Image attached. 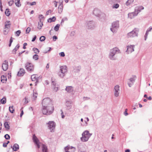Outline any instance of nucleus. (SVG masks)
Instances as JSON below:
<instances>
[{"label":"nucleus","instance_id":"nucleus-1","mask_svg":"<svg viewBox=\"0 0 152 152\" xmlns=\"http://www.w3.org/2000/svg\"><path fill=\"white\" fill-rule=\"evenodd\" d=\"M42 112L44 115H48L53 112L54 107L51 100L49 98L44 99L42 101Z\"/></svg>","mask_w":152,"mask_h":152},{"label":"nucleus","instance_id":"nucleus-2","mask_svg":"<svg viewBox=\"0 0 152 152\" xmlns=\"http://www.w3.org/2000/svg\"><path fill=\"white\" fill-rule=\"evenodd\" d=\"M120 51L117 48H113L110 50L108 55L109 59L111 60H115L116 59L115 55L116 54L120 53Z\"/></svg>","mask_w":152,"mask_h":152},{"label":"nucleus","instance_id":"nucleus-3","mask_svg":"<svg viewBox=\"0 0 152 152\" xmlns=\"http://www.w3.org/2000/svg\"><path fill=\"white\" fill-rule=\"evenodd\" d=\"M92 135V134L90 133L88 131L86 130L83 133L82 137L80 138V139L83 142H86L88 140Z\"/></svg>","mask_w":152,"mask_h":152},{"label":"nucleus","instance_id":"nucleus-4","mask_svg":"<svg viewBox=\"0 0 152 152\" xmlns=\"http://www.w3.org/2000/svg\"><path fill=\"white\" fill-rule=\"evenodd\" d=\"M60 71L58 75L60 77L63 78L65 76L67 72V68L66 66H61L60 67Z\"/></svg>","mask_w":152,"mask_h":152},{"label":"nucleus","instance_id":"nucleus-5","mask_svg":"<svg viewBox=\"0 0 152 152\" xmlns=\"http://www.w3.org/2000/svg\"><path fill=\"white\" fill-rule=\"evenodd\" d=\"M139 29L134 28L132 31L128 33L127 34L128 37H137L139 32Z\"/></svg>","mask_w":152,"mask_h":152},{"label":"nucleus","instance_id":"nucleus-6","mask_svg":"<svg viewBox=\"0 0 152 152\" xmlns=\"http://www.w3.org/2000/svg\"><path fill=\"white\" fill-rule=\"evenodd\" d=\"M119 23L118 21L114 22L112 24V26L110 28V30L113 33H116L119 28Z\"/></svg>","mask_w":152,"mask_h":152},{"label":"nucleus","instance_id":"nucleus-7","mask_svg":"<svg viewBox=\"0 0 152 152\" xmlns=\"http://www.w3.org/2000/svg\"><path fill=\"white\" fill-rule=\"evenodd\" d=\"M86 26L88 29H93L95 27V23L93 21L86 22Z\"/></svg>","mask_w":152,"mask_h":152},{"label":"nucleus","instance_id":"nucleus-8","mask_svg":"<svg viewBox=\"0 0 152 152\" xmlns=\"http://www.w3.org/2000/svg\"><path fill=\"white\" fill-rule=\"evenodd\" d=\"M25 67L28 72H31L34 71V66L31 63H27L25 65Z\"/></svg>","mask_w":152,"mask_h":152},{"label":"nucleus","instance_id":"nucleus-9","mask_svg":"<svg viewBox=\"0 0 152 152\" xmlns=\"http://www.w3.org/2000/svg\"><path fill=\"white\" fill-rule=\"evenodd\" d=\"M48 127L49 129L50 130L51 132H53V130L55 128L56 124L53 121H49L48 123Z\"/></svg>","mask_w":152,"mask_h":152},{"label":"nucleus","instance_id":"nucleus-10","mask_svg":"<svg viewBox=\"0 0 152 152\" xmlns=\"http://www.w3.org/2000/svg\"><path fill=\"white\" fill-rule=\"evenodd\" d=\"M65 152H75V148L72 146H67L65 148Z\"/></svg>","mask_w":152,"mask_h":152},{"label":"nucleus","instance_id":"nucleus-11","mask_svg":"<svg viewBox=\"0 0 152 152\" xmlns=\"http://www.w3.org/2000/svg\"><path fill=\"white\" fill-rule=\"evenodd\" d=\"M134 47L135 45H134L127 46L126 52L128 54L132 53L134 51Z\"/></svg>","mask_w":152,"mask_h":152},{"label":"nucleus","instance_id":"nucleus-12","mask_svg":"<svg viewBox=\"0 0 152 152\" xmlns=\"http://www.w3.org/2000/svg\"><path fill=\"white\" fill-rule=\"evenodd\" d=\"M33 140L34 143L36 145L37 148H40V145L39 144V141L35 134L33 135Z\"/></svg>","mask_w":152,"mask_h":152},{"label":"nucleus","instance_id":"nucleus-13","mask_svg":"<svg viewBox=\"0 0 152 152\" xmlns=\"http://www.w3.org/2000/svg\"><path fill=\"white\" fill-rule=\"evenodd\" d=\"M8 62L7 61H4L2 64V67L3 70L6 71L8 69Z\"/></svg>","mask_w":152,"mask_h":152},{"label":"nucleus","instance_id":"nucleus-14","mask_svg":"<svg viewBox=\"0 0 152 152\" xmlns=\"http://www.w3.org/2000/svg\"><path fill=\"white\" fill-rule=\"evenodd\" d=\"M120 91L119 86L118 85L115 86L114 88V95L115 97H118L119 96V93L118 91Z\"/></svg>","mask_w":152,"mask_h":152},{"label":"nucleus","instance_id":"nucleus-15","mask_svg":"<svg viewBox=\"0 0 152 152\" xmlns=\"http://www.w3.org/2000/svg\"><path fill=\"white\" fill-rule=\"evenodd\" d=\"M144 9V7L142 6L136 7H135L134 12L137 15L141 12V10H143Z\"/></svg>","mask_w":152,"mask_h":152},{"label":"nucleus","instance_id":"nucleus-16","mask_svg":"<svg viewBox=\"0 0 152 152\" xmlns=\"http://www.w3.org/2000/svg\"><path fill=\"white\" fill-rule=\"evenodd\" d=\"M72 102L71 101L66 100L65 103V105L67 107L68 110L71 109L72 105Z\"/></svg>","mask_w":152,"mask_h":152},{"label":"nucleus","instance_id":"nucleus-17","mask_svg":"<svg viewBox=\"0 0 152 152\" xmlns=\"http://www.w3.org/2000/svg\"><path fill=\"white\" fill-rule=\"evenodd\" d=\"M93 13L96 16L99 17L101 12L97 8H95L94 10Z\"/></svg>","mask_w":152,"mask_h":152},{"label":"nucleus","instance_id":"nucleus-18","mask_svg":"<svg viewBox=\"0 0 152 152\" xmlns=\"http://www.w3.org/2000/svg\"><path fill=\"white\" fill-rule=\"evenodd\" d=\"M81 69V67L80 66H75L73 67V70L72 71V73H77L79 72Z\"/></svg>","mask_w":152,"mask_h":152},{"label":"nucleus","instance_id":"nucleus-19","mask_svg":"<svg viewBox=\"0 0 152 152\" xmlns=\"http://www.w3.org/2000/svg\"><path fill=\"white\" fill-rule=\"evenodd\" d=\"M106 15L104 13H101L100 14L99 17V20L102 21H104L106 19Z\"/></svg>","mask_w":152,"mask_h":152},{"label":"nucleus","instance_id":"nucleus-20","mask_svg":"<svg viewBox=\"0 0 152 152\" xmlns=\"http://www.w3.org/2000/svg\"><path fill=\"white\" fill-rule=\"evenodd\" d=\"M25 70L24 69L22 68L20 69L19 71L18 72L17 75L18 76H23L25 73Z\"/></svg>","mask_w":152,"mask_h":152},{"label":"nucleus","instance_id":"nucleus-21","mask_svg":"<svg viewBox=\"0 0 152 152\" xmlns=\"http://www.w3.org/2000/svg\"><path fill=\"white\" fill-rule=\"evenodd\" d=\"M137 15L136 13L134 11V12L129 13L128 14V17L130 19H132L134 17V16Z\"/></svg>","mask_w":152,"mask_h":152},{"label":"nucleus","instance_id":"nucleus-22","mask_svg":"<svg viewBox=\"0 0 152 152\" xmlns=\"http://www.w3.org/2000/svg\"><path fill=\"white\" fill-rule=\"evenodd\" d=\"M152 29V26H150L149 28H148L145 33V40H146V39L147 38V36L148 35V32L150 31H151V30Z\"/></svg>","mask_w":152,"mask_h":152},{"label":"nucleus","instance_id":"nucleus-23","mask_svg":"<svg viewBox=\"0 0 152 152\" xmlns=\"http://www.w3.org/2000/svg\"><path fill=\"white\" fill-rule=\"evenodd\" d=\"M65 90L69 93L72 92L73 91V88L72 86L66 87Z\"/></svg>","mask_w":152,"mask_h":152},{"label":"nucleus","instance_id":"nucleus-24","mask_svg":"<svg viewBox=\"0 0 152 152\" xmlns=\"http://www.w3.org/2000/svg\"><path fill=\"white\" fill-rule=\"evenodd\" d=\"M10 21H7V22H5V29L6 28L9 29L10 27V25L11 24L10 23Z\"/></svg>","mask_w":152,"mask_h":152},{"label":"nucleus","instance_id":"nucleus-25","mask_svg":"<svg viewBox=\"0 0 152 152\" xmlns=\"http://www.w3.org/2000/svg\"><path fill=\"white\" fill-rule=\"evenodd\" d=\"M19 149V146L17 144H15L13 146L12 148L13 150L15 151H18Z\"/></svg>","mask_w":152,"mask_h":152},{"label":"nucleus","instance_id":"nucleus-26","mask_svg":"<svg viewBox=\"0 0 152 152\" xmlns=\"http://www.w3.org/2000/svg\"><path fill=\"white\" fill-rule=\"evenodd\" d=\"M7 80V77L6 76L4 75H2L1 77V81L3 83H5Z\"/></svg>","mask_w":152,"mask_h":152},{"label":"nucleus","instance_id":"nucleus-27","mask_svg":"<svg viewBox=\"0 0 152 152\" xmlns=\"http://www.w3.org/2000/svg\"><path fill=\"white\" fill-rule=\"evenodd\" d=\"M56 20V18L55 17L53 16L52 18H49L48 20V22L51 23L53 22H54Z\"/></svg>","mask_w":152,"mask_h":152},{"label":"nucleus","instance_id":"nucleus-28","mask_svg":"<svg viewBox=\"0 0 152 152\" xmlns=\"http://www.w3.org/2000/svg\"><path fill=\"white\" fill-rule=\"evenodd\" d=\"M42 152H47L48 148L46 145H42Z\"/></svg>","mask_w":152,"mask_h":152},{"label":"nucleus","instance_id":"nucleus-29","mask_svg":"<svg viewBox=\"0 0 152 152\" xmlns=\"http://www.w3.org/2000/svg\"><path fill=\"white\" fill-rule=\"evenodd\" d=\"M31 78L32 81H35L37 79L38 77L35 75H31Z\"/></svg>","mask_w":152,"mask_h":152},{"label":"nucleus","instance_id":"nucleus-30","mask_svg":"<svg viewBox=\"0 0 152 152\" xmlns=\"http://www.w3.org/2000/svg\"><path fill=\"white\" fill-rule=\"evenodd\" d=\"M4 126L5 128H6V130L8 131L10 129V126L7 122H5L4 123Z\"/></svg>","mask_w":152,"mask_h":152},{"label":"nucleus","instance_id":"nucleus-31","mask_svg":"<svg viewBox=\"0 0 152 152\" xmlns=\"http://www.w3.org/2000/svg\"><path fill=\"white\" fill-rule=\"evenodd\" d=\"M63 8V5L61 4H60L59 6L58 7V12L60 13H61L62 12V9Z\"/></svg>","mask_w":152,"mask_h":152},{"label":"nucleus","instance_id":"nucleus-32","mask_svg":"<svg viewBox=\"0 0 152 152\" xmlns=\"http://www.w3.org/2000/svg\"><path fill=\"white\" fill-rule=\"evenodd\" d=\"M5 15L7 16H9L10 15V12L9 10V9L8 8L6 9L5 12Z\"/></svg>","mask_w":152,"mask_h":152},{"label":"nucleus","instance_id":"nucleus-33","mask_svg":"<svg viewBox=\"0 0 152 152\" xmlns=\"http://www.w3.org/2000/svg\"><path fill=\"white\" fill-rule=\"evenodd\" d=\"M9 110L11 113H13L15 111L13 106H10L9 107Z\"/></svg>","mask_w":152,"mask_h":152},{"label":"nucleus","instance_id":"nucleus-34","mask_svg":"<svg viewBox=\"0 0 152 152\" xmlns=\"http://www.w3.org/2000/svg\"><path fill=\"white\" fill-rule=\"evenodd\" d=\"M134 0H128L126 3V6H128L131 4L133 3Z\"/></svg>","mask_w":152,"mask_h":152},{"label":"nucleus","instance_id":"nucleus-35","mask_svg":"<svg viewBox=\"0 0 152 152\" xmlns=\"http://www.w3.org/2000/svg\"><path fill=\"white\" fill-rule=\"evenodd\" d=\"M15 4L18 7H19L21 5L20 3V0H15Z\"/></svg>","mask_w":152,"mask_h":152},{"label":"nucleus","instance_id":"nucleus-36","mask_svg":"<svg viewBox=\"0 0 152 152\" xmlns=\"http://www.w3.org/2000/svg\"><path fill=\"white\" fill-rule=\"evenodd\" d=\"M39 22H39L38 23V28L39 29H41V28L43 26V23H42V22H41V20H40L39 21Z\"/></svg>","mask_w":152,"mask_h":152},{"label":"nucleus","instance_id":"nucleus-37","mask_svg":"<svg viewBox=\"0 0 152 152\" xmlns=\"http://www.w3.org/2000/svg\"><path fill=\"white\" fill-rule=\"evenodd\" d=\"M1 103L3 104H5L6 102V99L5 97H3L1 100Z\"/></svg>","mask_w":152,"mask_h":152},{"label":"nucleus","instance_id":"nucleus-38","mask_svg":"<svg viewBox=\"0 0 152 152\" xmlns=\"http://www.w3.org/2000/svg\"><path fill=\"white\" fill-rule=\"evenodd\" d=\"M60 25L59 24H57L54 27V29L56 31H57L59 30Z\"/></svg>","mask_w":152,"mask_h":152},{"label":"nucleus","instance_id":"nucleus-39","mask_svg":"<svg viewBox=\"0 0 152 152\" xmlns=\"http://www.w3.org/2000/svg\"><path fill=\"white\" fill-rule=\"evenodd\" d=\"M33 50L34 51V53L36 54L38 53L39 52V50L37 48H34L33 49Z\"/></svg>","mask_w":152,"mask_h":152},{"label":"nucleus","instance_id":"nucleus-40","mask_svg":"<svg viewBox=\"0 0 152 152\" xmlns=\"http://www.w3.org/2000/svg\"><path fill=\"white\" fill-rule=\"evenodd\" d=\"M45 37L43 36H41L39 38V40L41 42H43L45 39Z\"/></svg>","mask_w":152,"mask_h":152},{"label":"nucleus","instance_id":"nucleus-41","mask_svg":"<svg viewBox=\"0 0 152 152\" xmlns=\"http://www.w3.org/2000/svg\"><path fill=\"white\" fill-rule=\"evenodd\" d=\"M33 58L35 59V60H37L38 59H39V56H38L37 54H35L34 55L33 57Z\"/></svg>","mask_w":152,"mask_h":152},{"label":"nucleus","instance_id":"nucleus-42","mask_svg":"<svg viewBox=\"0 0 152 152\" xmlns=\"http://www.w3.org/2000/svg\"><path fill=\"white\" fill-rule=\"evenodd\" d=\"M119 4H114L113 5V8H116V9H117L118 8V7H119Z\"/></svg>","mask_w":152,"mask_h":152},{"label":"nucleus","instance_id":"nucleus-43","mask_svg":"<svg viewBox=\"0 0 152 152\" xmlns=\"http://www.w3.org/2000/svg\"><path fill=\"white\" fill-rule=\"evenodd\" d=\"M4 137L6 140H9L10 138V136L8 134H5Z\"/></svg>","mask_w":152,"mask_h":152},{"label":"nucleus","instance_id":"nucleus-44","mask_svg":"<svg viewBox=\"0 0 152 152\" xmlns=\"http://www.w3.org/2000/svg\"><path fill=\"white\" fill-rule=\"evenodd\" d=\"M37 92H34V93L33 95V97L34 98V100L37 97Z\"/></svg>","mask_w":152,"mask_h":152},{"label":"nucleus","instance_id":"nucleus-45","mask_svg":"<svg viewBox=\"0 0 152 152\" xmlns=\"http://www.w3.org/2000/svg\"><path fill=\"white\" fill-rule=\"evenodd\" d=\"M36 3L35 1H33L32 3L27 2V4H30L31 5H34L36 4Z\"/></svg>","mask_w":152,"mask_h":152},{"label":"nucleus","instance_id":"nucleus-46","mask_svg":"<svg viewBox=\"0 0 152 152\" xmlns=\"http://www.w3.org/2000/svg\"><path fill=\"white\" fill-rule=\"evenodd\" d=\"M21 33V31L20 30H18L15 32V33L16 34V36L18 37L19 36Z\"/></svg>","mask_w":152,"mask_h":152},{"label":"nucleus","instance_id":"nucleus-47","mask_svg":"<svg viewBox=\"0 0 152 152\" xmlns=\"http://www.w3.org/2000/svg\"><path fill=\"white\" fill-rule=\"evenodd\" d=\"M14 1L13 0H10L8 2V4L9 6H11L13 4Z\"/></svg>","mask_w":152,"mask_h":152},{"label":"nucleus","instance_id":"nucleus-48","mask_svg":"<svg viewBox=\"0 0 152 152\" xmlns=\"http://www.w3.org/2000/svg\"><path fill=\"white\" fill-rule=\"evenodd\" d=\"M109 1L110 2L111 1L112 2L115 3L116 2H119L120 1V0H109Z\"/></svg>","mask_w":152,"mask_h":152},{"label":"nucleus","instance_id":"nucleus-49","mask_svg":"<svg viewBox=\"0 0 152 152\" xmlns=\"http://www.w3.org/2000/svg\"><path fill=\"white\" fill-rule=\"evenodd\" d=\"M31 30V28L30 27H28L27 28V29L26 30V33L27 34L29 33V32H30Z\"/></svg>","mask_w":152,"mask_h":152},{"label":"nucleus","instance_id":"nucleus-50","mask_svg":"<svg viewBox=\"0 0 152 152\" xmlns=\"http://www.w3.org/2000/svg\"><path fill=\"white\" fill-rule=\"evenodd\" d=\"M67 20V18H66L65 17V18H63L61 20V24L62 23H63L65 21Z\"/></svg>","mask_w":152,"mask_h":152},{"label":"nucleus","instance_id":"nucleus-51","mask_svg":"<svg viewBox=\"0 0 152 152\" xmlns=\"http://www.w3.org/2000/svg\"><path fill=\"white\" fill-rule=\"evenodd\" d=\"M59 55L61 57H64L65 56V55L64 52H61L59 53Z\"/></svg>","mask_w":152,"mask_h":152},{"label":"nucleus","instance_id":"nucleus-52","mask_svg":"<svg viewBox=\"0 0 152 152\" xmlns=\"http://www.w3.org/2000/svg\"><path fill=\"white\" fill-rule=\"evenodd\" d=\"M8 30H4L3 31L4 34L5 35L7 34L8 33Z\"/></svg>","mask_w":152,"mask_h":152},{"label":"nucleus","instance_id":"nucleus-53","mask_svg":"<svg viewBox=\"0 0 152 152\" xmlns=\"http://www.w3.org/2000/svg\"><path fill=\"white\" fill-rule=\"evenodd\" d=\"M53 40L54 41H56V40L58 39V37L56 36L55 35L53 37Z\"/></svg>","mask_w":152,"mask_h":152},{"label":"nucleus","instance_id":"nucleus-54","mask_svg":"<svg viewBox=\"0 0 152 152\" xmlns=\"http://www.w3.org/2000/svg\"><path fill=\"white\" fill-rule=\"evenodd\" d=\"M53 90L57 92L58 90V87H56V86H54V88H53Z\"/></svg>","mask_w":152,"mask_h":152},{"label":"nucleus","instance_id":"nucleus-55","mask_svg":"<svg viewBox=\"0 0 152 152\" xmlns=\"http://www.w3.org/2000/svg\"><path fill=\"white\" fill-rule=\"evenodd\" d=\"M52 84L54 86H56V82L54 81H52Z\"/></svg>","mask_w":152,"mask_h":152},{"label":"nucleus","instance_id":"nucleus-56","mask_svg":"<svg viewBox=\"0 0 152 152\" xmlns=\"http://www.w3.org/2000/svg\"><path fill=\"white\" fill-rule=\"evenodd\" d=\"M20 47V45L19 44H18L17 45L15 46V48H14L16 50H17Z\"/></svg>","mask_w":152,"mask_h":152},{"label":"nucleus","instance_id":"nucleus-57","mask_svg":"<svg viewBox=\"0 0 152 152\" xmlns=\"http://www.w3.org/2000/svg\"><path fill=\"white\" fill-rule=\"evenodd\" d=\"M129 80L130 82L132 83H134V82L135 81V80L133 78H131Z\"/></svg>","mask_w":152,"mask_h":152},{"label":"nucleus","instance_id":"nucleus-58","mask_svg":"<svg viewBox=\"0 0 152 152\" xmlns=\"http://www.w3.org/2000/svg\"><path fill=\"white\" fill-rule=\"evenodd\" d=\"M52 12V11L50 10H48L46 12V15H49V12L51 13Z\"/></svg>","mask_w":152,"mask_h":152},{"label":"nucleus","instance_id":"nucleus-59","mask_svg":"<svg viewBox=\"0 0 152 152\" xmlns=\"http://www.w3.org/2000/svg\"><path fill=\"white\" fill-rule=\"evenodd\" d=\"M127 109H126L125 110V111L124 112V113L125 115L126 116L128 115V113H127Z\"/></svg>","mask_w":152,"mask_h":152},{"label":"nucleus","instance_id":"nucleus-60","mask_svg":"<svg viewBox=\"0 0 152 152\" xmlns=\"http://www.w3.org/2000/svg\"><path fill=\"white\" fill-rule=\"evenodd\" d=\"M27 45V44L26 43H24L23 44V49H26V46Z\"/></svg>","mask_w":152,"mask_h":152},{"label":"nucleus","instance_id":"nucleus-61","mask_svg":"<svg viewBox=\"0 0 152 152\" xmlns=\"http://www.w3.org/2000/svg\"><path fill=\"white\" fill-rule=\"evenodd\" d=\"M36 38H37V37H36V35H35L34 37L33 38L31 41L32 42H34L35 41V40H36Z\"/></svg>","mask_w":152,"mask_h":152},{"label":"nucleus","instance_id":"nucleus-62","mask_svg":"<svg viewBox=\"0 0 152 152\" xmlns=\"http://www.w3.org/2000/svg\"><path fill=\"white\" fill-rule=\"evenodd\" d=\"M53 2L54 3V4L55 5V7H57V2L55 1H54Z\"/></svg>","mask_w":152,"mask_h":152},{"label":"nucleus","instance_id":"nucleus-63","mask_svg":"<svg viewBox=\"0 0 152 152\" xmlns=\"http://www.w3.org/2000/svg\"><path fill=\"white\" fill-rule=\"evenodd\" d=\"M16 51L17 50L15 49H14L12 51V53L13 54H15L16 53Z\"/></svg>","mask_w":152,"mask_h":152},{"label":"nucleus","instance_id":"nucleus-64","mask_svg":"<svg viewBox=\"0 0 152 152\" xmlns=\"http://www.w3.org/2000/svg\"><path fill=\"white\" fill-rule=\"evenodd\" d=\"M128 84L129 87H131L133 84V83H128Z\"/></svg>","mask_w":152,"mask_h":152}]
</instances>
